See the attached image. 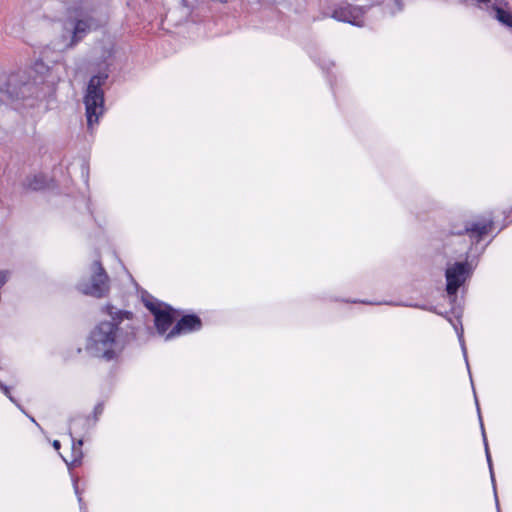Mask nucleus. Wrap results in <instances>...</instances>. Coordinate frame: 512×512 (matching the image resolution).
Masks as SVG:
<instances>
[{
  "label": "nucleus",
  "mask_w": 512,
  "mask_h": 512,
  "mask_svg": "<svg viewBox=\"0 0 512 512\" xmlns=\"http://www.w3.org/2000/svg\"><path fill=\"white\" fill-rule=\"evenodd\" d=\"M104 312L111 317V320L101 321L95 326L90 333L87 350L95 357L111 360L124 347L119 325L123 319H129L132 313L117 310L111 305L105 306Z\"/></svg>",
  "instance_id": "1"
},
{
  "label": "nucleus",
  "mask_w": 512,
  "mask_h": 512,
  "mask_svg": "<svg viewBox=\"0 0 512 512\" xmlns=\"http://www.w3.org/2000/svg\"><path fill=\"white\" fill-rule=\"evenodd\" d=\"M106 79L107 75H95L91 77L84 95L87 127L91 132L94 130V126L98 124L100 117L104 114V91L102 86Z\"/></svg>",
  "instance_id": "2"
},
{
  "label": "nucleus",
  "mask_w": 512,
  "mask_h": 512,
  "mask_svg": "<svg viewBox=\"0 0 512 512\" xmlns=\"http://www.w3.org/2000/svg\"><path fill=\"white\" fill-rule=\"evenodd\" d=\"M77 289L82 294L95 298L105 297L109 293V277L99 260L91 263L88 275L78 282Z\"/></svg>",
  "instance_id": "3"
},
{
  "label": "nucleus",
  "mask_w": 512,
  "mask_h": 512,
  "mask_svg": "<svg viewBox=\"0 0 512 512\" xmlns=\"http://www.w3.org/2000/svg\"><path fill=\"white\" fill-rule=\"evenodd\" d=\"M68 21L65 29L70 35V40L63 45V48H70L77 44L94 27V19L82 7H74L68 11Z\"/></svg>",
  "instance_id": "4"
},
{
  "label": "nucleus",
  "mask_w": 512,
  "mask_h": 512,
  "mask_svg": "<svg viewBox=\"0 0 512 512\" xmlns=\"http://www.w3.org/2000/svg\"><path fill=\"white\" fill-rule=\"evenodd\" d=\"M142 301L145 307L153 314L158 333L163 335L179 314L171 306L160 302L147 293L142 295Z\"/></svg>",
  "instance_id": "5"
},
{
  "label": "nucleus",
  "mask_w": 512,
  "mask_h": 512,
  "mask_svg": "<svg viewBox=\"0 0 512 512\" xmlns=\"http://www.w3.org/2000/svg\"><path fill=\"white\" fill-rule=\"evenodd\" d=\"M469 274L467 263L456 262L446 269V291L451 302L455 301L457 290L464 284Z\"/></svg>",
  "instance_id": "6"
},
{
  "label": "nucleus",
  "mask_w": 512,
  "mask_h": 512,
  "mask_svg": "<svg viewBox=\"0 0 512 512\" xmlns=\"http://www.w3.org/2000/svg\"><path fill=\"white\" fill-rule=\"evenodd\" d=\"M493 226L491 216H481L467 223L464 232L469 235L471 240L479 242L486 234H488Z\"/></svg>",
  "instance_id": "7"
},
{
  "label": "nucleus",
  "mask_w": 512,
  "mask_h": 512,
  "mask_svg": "<svg viewBox=\"0 0 512 512\" xmlns=\"http://www.w3.org/2000/svg\"><path fill=\"white\" fill-rule=\"evenodd\" d=\"M364 10L361 7L346 5L333 12V18L338 21L347 22L355 26L363 25Z\"/></svg>",
  "instance_id": "8"
},
{
  "label": "nucleus",
  "mask_w": 512,
  "mask_h": 512,
  "mask_svg": "<svg viewBox=\"0 0 512 512\" xmlns=\"http://www.w3.org/2000/svg\"><path fill=\"white\" fill-rule=\"evenodd\" d=\"M202 323L196 315L183 316L176 325L167 334L166 339H171L175 336L197 331L201 328Z\"/></svg>",
  "instance_id": "9"
},
{
  "label": "nucleus",
  "mask_w": 512,
  "mask_h": 512,
  "mask_svg": "<svg viewBox=\"0 0 512 512\" xmlns=\"http://www.w3.org/2000/svg\"><path fill=\"white\" fill-rule=\"evenodd\" d=\"M476 405H477V409H478V414H480V409H479V405H478V401L477 400H476ZM479 420H480V425H481V430H482V437H483V442H484V447H485V454H486V458H487V462H488V466H489V470H490L491 481L493 483V487L495 488V478H494V472H493V467H492V460H491V455H490V451H489V447H488V442H487V437H486V433H485V429H484V426H483L481 415H479ZM494 491L496 492L495 489H494ZM495 497L497 498L496 495H495ZM496 503L498 504V500L497 499H496ZM497 508L499 509L498 505H497ZM498 512H500V511L498 510Z\"/></svg>",
  "instance_id": "10"
},
{
  "label": "nucleus",
  "mask_w": 512,
  "mask_h": 512,
  "mask_svg": "<svg viewBox=\"0 0 512 512\" xmlns=\"http://www.w3.org/2000/svg\"><path fill=\"white\" fill-rule=\"evenodd\" d=\"M72 433H73V427L71 426L70 429H69L70 436H72ZM71 439H72V461H71V465L72 466H78L81 463V460L83 458V451H82L83 440L79 439V440L75 441L73 439V437H71Z\"/></svg>",
  "instance_id": "11"
},
{
  "label": "nucleus",
  "mask_w": 512,
  "mask_h": 512,
  "mask_svg": "<svg viewBox=\"0 0 512 512\" xmlns=\"http://www.w3.org/2000/svg\"><path fill=\"white\" fill-rule=\"evenodd\" d=\"M24 186L30 190H41L45 186V178L42 174H35L32 177H27Z\"/></svg>",
  "instance_id": "12"
},
{
  "label": "nucleus",
  "mask_w": 512,
  "mask_h": 512,
  "mask_svg": "<svg viewBox=\"0 0 512 512\" xmlns=\"http://www.w3.org/2000/svg\"><path fill=\"white\" fill-rule=\"evenodd\" d=\"M493 17L497 19L500 23L506 25V26H512V15L500 8V7H494L492 9Z\"/></svg>",
  "instance_id": "13"
},
{
  "label": "nucleus",
  "mask_w": 512,
  "mask_h": 512,
  "mask_svg": "<svg viewBox=\"0 0 512 512\" xmlns=\"http://www.w3.org/2000/svg\"><path fill=\"white\" fill-rule=\"evenodd\" d=\"M0 389L4 393V395H6L10 399V401L15 403L18 407H20V405L16 402V400L11 395L9 387L4 385L1 381H0Z\"/></svg>",
  "instance_id": "14"
},
{
  "label": "nucleus",
  "mask_w": 512,
  "mask_h": 512,
  "mask_svg": "<svg viewBox=\"0 0 512 512\" xmlns=\"http://www.w3.org/2000/svg\"><path fill=\"white\" fill-rule=\"evenodd\" d=\"M455 329L458 334V338H459V341H460V344L462 347L464 357H466V347H465L464 340H463V329L461 328L460 330H458L456 327H455Z\"/></svg>",
  "instance_id": "15"
},
{
  "label": "nucleus",
  "mask_w": 512,
  "mask_h": 512,
  "mask_svg": "<svg viewBox=\"0 0 512 512\" xmlns=\"http://www.w3.org/2000/svg\"><path fill=\"white\" fill-rule=\"evenodd\" d=\"M9 277V273L7 271L0 270V289L5 285Z\"/></svg>",
  "instance_id": "16"
},
{
  "label": "nucleus",
  "mask_w": 512,
  "mask_h": 512,
  "mask_svg": "<svg viewBox=\"0 0 512 512\" xmlns=\"http://www.w3.org/2000/svg\"><path fill=\"white\" fill-rule=\"evenodd\" d=\"M388 5L395 7L398 11L401 10V5L399 0H389Z\"/></svg>",
  "instance_id": "17"
},
{
  "label": "nucleus",
  "mask_w": 512,
  "mask_h": 512,
  "mask_svg": "<svg viewBox=\"0 0 512 512\" xmlns=\"http://www.w3.org/2000/svg\"><path fill=\"white\" fill-rule=\"evenodd\" d=\"M53 447L55 450H59L60 449V442L58 440H54L53 443H52Z\"/></svg>",
  "instance_id": "18"
},
{
  "label": "nucleus",
  "mask_w": 512,
  "mask_h": 512,
  "mask_svg": "<svg viewBox=\"0 0 512 512\" xmlns=\"http://www.w3.org/2000/svg\"><path fill=\"white\" fill-rule=\"evenodd\" d=\"M8 93L10 94L11 97H15V98H19V94L16 93V94H13L12 92L8 91Z\"/></svg>",
  "instance_id": "19"
},
{
  "label": "nucleus",
  "mask_w": 512,
  "mask_h": 512,
  "mask_svg": "<svg viewBox=\"0 0 512 512\" xmlns=\"http://www.w3.org/2000/svg\"><path fill=\"white\" fill-rule=\"evenodd\" d=\"M74 489H75L76 494H78L79 492H78V486H77L76 481H74Z\"/></svg>",
  "instance_id": "20"
},
{
  "label": "nucleus",
  "mask_w": 512,
  "mask_h": 512,
  "mask_svg": "<svg viewBox=\"0 0 512 512\" xmlns=\"http://www.w3.org/2000/svg\"><path fill=\"white\" fill-rule=\"evenodd\" d=\"M81 421H83V419H82V418H77V419H74L72 422H73V423H76V422H81Z\"/></svg>",
  "instance_id": "21"
},
{
  "label": "nucleus",
  "mask_w": 512,
  "mask_h": 512,
  "mask_svg": "<svg viewBox=\"0 0 512 512\" xmlns=\"http://www.w3.org/2000/svg\"><path fill=\"white\" fill-rule=\"evenodd\" d=\"M14 81H15L14 77H13V76H12V77H10V79H9V83H10V84H12Z\"/></svg>",
  "instance_id": "22"
},
{
  "label": "nucleus",
  "mask_w": 512,
  "mask_h": 512,
  "mask_svg": "<svg viewBox=\"0 0 512 512\" xmlns=\"http://www.w3.org/2000/svg\"><path fill=\"white\" fill-rule=\"evenodd\" d=\"M185 6H188L189 0H183Z\"/></svg>",
  "instance_id": "23"
},
{
  "label": "nucleus",
  "mask_w": 512,
  "mask_h": 512,
  "mask_svg": "<svg viewBox=\"0 0 512 512\" xmlns=\"http://www.w3.org/2000/svg\"><path fill=\"white\" fill-rule=\"evenodd\" d=\"M477 1H478V2H480V3H485V2H487L488 0H477Z\"/></svg>",
  "instance_id": "24"
},
{
  "label": "nucleus",
  "mask_w": 512,
  "mask_h": 512,
  "mask_svg": "<svg viewBox=\"0 0 512 512\" xmlns=\"http://www.w3.org/2000/svg\"><path fill=\"white\" fill-rule=\"evenodd\" d=\"M78 501H79V503L81 504V502H82V498H81L80 496H78Z\"/></svg>",
  "instance_id": "25"
},
{
  "label": "nucleus",
  "mask_w": 512,
  "mask_h": 512,
  "mask_svg": "<svg viewBox=\"0 0 512 512\" xmlns=\"http://www.w3.org/2000/svg\"><path fill=\"white\" fill-rule=\"evenodd\" d=\"M465 360H466V365H469V362H467V356L465 357Z\"/></svg>",
  "instance_id": "26"
}]
</instances>
